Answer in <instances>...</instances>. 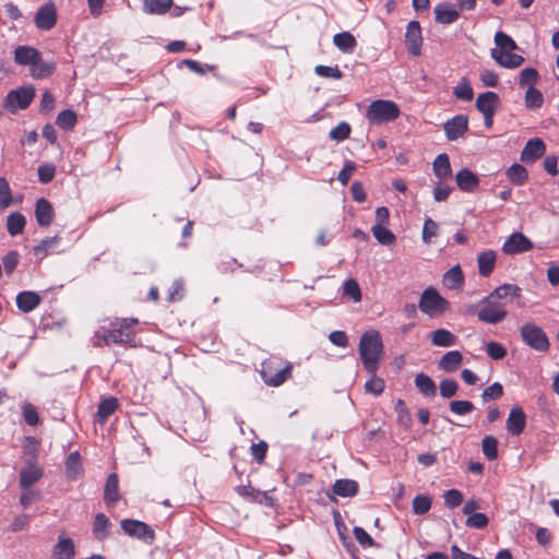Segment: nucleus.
Returning <instances> with one entry per match:
<instances>
[{
	"mask_svg": "<svg viewBox=\"0 0 559 559\" xmlns=\"http://www.w3.org/2000/svg\"><path fill=\"white\" fill-rule=\"evenodd\" d=\"M333 44L343 52H353L356 47V39L349 32L337 33L333 37Z\"/></svg>",
	"mask_w": 559,
	"mask_h": 559,
	"instance_id": "nucleus-37",
	"label": "nucleus"
},
{
	"mask_svg": "<svg viewBox=\"0 0 559 559\" xmlns=\"http://www.w3.org/2000/svg\"><path fill=\"white\" fill-rule=\"evenodd\" d=\"M438 230V224L430 217L426 218L423 226V241L425 243H430L431 238L437 236Z\"/></svg>",
	"mask_w": 559,
	"mask_h": 559,
	"instance_id": "nucleus-55",
	"label": "nucleus"
},
{
	"mask_svg": "<svg viewBox=\"0 0 559 559\" xmlns=\"http://www.w3.org/2000/svg\"><path fill=\"white\" fill-rule=\"evenodd\" d=\"M75 556L74 542L63 534L58 536V543L53 548L56 559H73Z\"/></svg>",
	"mask_w": 559,
	"mask_h": 559,
	"instance_id": "nucleus-20",
	"label": "nucleus"
},
{
	"mask_svg": "<svg viewBox=\"0 0 559 559\" xmlns=\"http://www.w3.org/2000/svg\"><path fill=\"white\" fill-rule=\"evenodd\" d=\"M40 57V52L32 46H17L14 49V62L19 66L32 67Z\"/></svg>",
	"mask_w": 559,
	"mask_h": 559,
	"instance_id": "nucleus-17",
	"label": "nucleus"
},
{
	"mask_svg": "<svg viewBox=\"0 0 559 559\" xmlns=\"http://www.w3.org/2000/svg\"><path fill=\"white\" fill-rule=\"evenodd\" d=\"M495 44L496 47L491 49L490 56L499 66L507 69H515L524 62L522 56L513 53L518 46L508 34L501 31L497 32Z\"/></svg>",
	"mask_w": 559,
	"mask_h": 559,
	"instance_id": "nucleus-3",
	"label": "nucleus"
},
{
	"mask_svg": "<svg viewBox=\"0 0 559 559\" xmlns=\"http://www.w3.org/2000/svg\"><path fill=\"white\" fill-rule=\"evenodd\" d=\"M533 247L532 241L522 233H513L507 238L502 246L504 254L513 255L523 253L531 250Z\"/></svg>",
	"mask_w": 559,
	"mask_h": 559,
	"instance_id": "nucleus-10",
	"label": "nucleus"
},
{
	"mask_svg": "<svg viewBox=\"0 0 559 559\" xmlns=\"http://www.w3.org/2000/svg\"><path fill=\"white\" fill-rule=\"evenodd\" d=\"M290 364H287L286 366L278 368L272 360L263 361L260 370L261 378L263 379L264 383L270 386H278L283 384L290 376Z\"/></svg>",
	"mask_w": 559,
	"mask_h": 559,
	"instance_id": "nucleus-7",
	"label": "nucleus"
},
{
	"mask_svg": "<svg viewBox=\"0 0 559 559\" xmlns=\"http://www.w3.org/2000/svg\"><path fill=\"white\" fill-rule=\"evenodd\" d=\"M433 174L440 180L443 181L445 179L451 178L452 169L450 164V158L447 154H439L433 163H432Z\"/></svg>",
	"mask_w": 559,
	"mask_h": 559,
	"instance_id": "nucleus-27",
	"label": "nucleus"
},
{
	"mask_svg": "<svg viewBox=\"0 0 559 559\" xmlns=\"http://www.w3.org/2000/svg\"><path fill=\"white\" fill-rule=\"evenodd\" d=\"M118 407V400L115 397H108L102 401L98 405V409L96 413L97 421L100 425H104L108 417L116 412Z\"/></svg>",
	"mask_w": 559,
	"mask_h": 559,
	"instance_id": "nucleus-35",
	"label": "nucleus"
},
{
	"mask_svg": "<svg viewBox=\"0 0 559 559\" xmlns=\"http://www.w3.org/2000/svg\"><path fill=\"white\" fill-rule=\"evenodd\" d=\"M415 385L418 391L427 397L435 396L437 393V385L435 381L426 373H418L415 377Z\"/></svg>",
	"mask_w": 559,
	"mask_h": 559,
	"instance_id": "nucleus-33",
	"label": "nucleus"
},
{
	"mask_svg": "<svg viewBox=\"0 0 559 559\" xmlns=\"http://www.w3.org/2000/svg\"><path fill=\"white\" fill-rule=\"evenodd\" d=\"M539 80V73L534 68H525L520 72L519 85L522 87L534 86Z\"/></svg>",
	"mask_w": 559,
	"mask_h": 559,
	"instance_id": "nucleus-47",
	"label": "nucleus"
},
{
	"mask_svg": "<svg viewBox=\"0 0 559 559\" xmlns=\"http://www.w3.org/2000/svg\"><path fill=\"white\" fill-rule=\"evenodd\" d=\"M59 236L43 239L40 243L34 247L33 251L36 258L43 260L48 253L58 252L57 245L59 242Z\"/></svg>",
	"mask_w": 559,
	"mask_h": 559,
	"instance_id": "nucleus-36",
	"label": "nucleus"
},
{
	"mask_svg": "<svg viewBox=\"0 0 559 559\" xmlns=\"http://www.w3.org/2000/svg\"><path fill=\"white\" fill-rule=\"evenodd\" d=\"M23 416L24 420L29 426H36L39 423V416L36 407L31 403L23 404Z\"/></svg>",
	"mask_w": 559,
	"mask_h": 559,
	"instance_id": "nucleus-60",
	"label": "nucleus"
},
{
	"mask_svg": "<svg viewBox=\"0 0 559 559\" xmlns=\"http://www.w3.org/2000/svg\"><path fill=\"white\" fill-rule=\"evenodd\" d=\"M488 522L489 520L486 514L477 512L467 516L465 525L471 528L481 530L488 525Z\"/></svg>",
	"mask_w": 559,
	"mask_h": 559,
	"instance_id": "nucleus-57",
	"label": "nucleus"
},
{
	"mask_svg": "<svg viewBox=\"0 0 559 559\" xmlns=\"http://www.w3.org/2000/svg\"><path fill=\"white\" fill-rule=\"evenodd\" d=\"M526 425V416L521 407H513L507 419V430L512 436L523 432Z\"/></svg>",
	"mask_w": 559,
	"mask_h": 559,
	"instance_id": "nucleus-18",
	"label": "nucleus"
},
{
	"mask_svg": "<svg viewBox=\"0 0 559 559\" xmlns=\"http://www.w3.org/2000/svg\"><path fill=\"white\" fill-rule=\"evenodd\" d=\"M120 499L119 493V479L116 473H111L108 475L105 490H104V500L107 504L116 503Z\"/></svg>",
	"mask_w": 559,
	"mask_h": 559,
	"instance_id": "nucleus-29",
	"label": "nucleus"
},
{
	"mask_svg": "<svg viewBox=\"0 0 559 559\" xmlns=\"http://www.w3.org/2000/svg\"><path fill=\"white\" fill-rule=\"evenodd\" d=\"M459 384L453 379H444L440 382V394L444 399L454 396L457 392Z\"/></svg>",
	"mask_w": 559,
	"mask_h": 559,
	"instance_id": "nucleus-58",
	"label": "nucleus"
},
{
	"mask_svg": "<svg viewBox=\"0 0 559 559\" xmlns=\"http://www.w3.org/2000/svg\"><path fill=\"white\" fill-rule=\"evenodd\" d=\"M314 72L321 78H332L340 80L343 76L342 71L337 67L317 66L314 68Z\"/></svg>",
	"mask_w": 559,
	"mask_h": 559,
	"instance_id": "nucleus-61",
	"label": "nucleus"
},
{
	"mask_svg": "<svg viewBox=\"0 0 559 559\" xmlns=\"http://www.w3.org/2000/svg\"><path fill=\"white\" fill-rule=\"evenodd\" d=\"M12 203V193L8 180L0 177V211L8 209Z\"/></svg>",
	"mask_w": 559,
	"mask_h": 559,
	"instance_id": "nucleus-48",
	"label": "nucleus"
},
{
	"mask_svg": "<svg viewBox=\"0 0 559 559\" xmlns=\"http://www.w3.org/2000/svg\"><path fill=\"white\" fill-rule=\"evenodd\" d=\"M120 526L126 534L146 544H152L155 539L154 530L142 521L124 519L120 522Z\"/></svg>",
	"mask_w": 559,
	"mask_h": 559,
	"instance_id": "nucleus-9",
	"label": "nucleus"
},
{
	"mask_svg": "<svg viewBox=\"0 0 559 559\" xmlns=\"http://www.w3.org/2000/svg\"><path fill=\"white\" fill-rule=\"evenodd\" d=\"M57 22V9L52 2L41 5L35 15V24L39 29L49 31Z\"/></svg>",
	"mask_w": 559,
	"mask_h": 559,
	"instance_id": "nucleus-12",
	"label": "nucleus"
},
{
	"mask_svg": "<svg viewBox=\"0 0 559 559\" xmlns=\"http://www.w3.org/2000/svg\"><path fill=\"white\" fill-rule=\"evenodd\" d=\"M418 308L430 318H437L450 309V302L436 288L428 287L420 295Z\"/></svg>",
	"mask_w": 559,
	"mask_h": 559,
	"instance_id": "nucleus-5",
	"label": "nucleus"
},
{
	"mask_svg": "<svg viewBox=\"0 0 559 559\" xmlns=\"http://www.w3.org/2000/svg\"><path fill=\"white\" fill-rule=\"evenodd\" d=\"M35 90L32 86L12 90L4 98V107L12 114L19 109H26L33 102Z\"/></svg>",
	"mask_w": 559,
	"mask_h": 559,
	"instance_id": "nucleus-8",
	"label": "nucleus"
},
{
	"mask_svg": "<svg viewBox=\"0 0 559 559\" xmlns=\"http://www.w3.org/2000/svg\"><path fill=\"white\" fill-rule=\"evenodd\" d=\"M453 95L461 100L469 102L474 97V92L469 81L466 78H462L457 85L453 88Z\"/></svg>",
	"mask_w": 559,
	"mask_h": 559,
	"instance_id": "nucleus-43",
	"label": "nucleus"
},
{
	"mask_svg": "<svg viewBox=\"0 0 559 559\" xmlns=\"http://www.w3.org/2000/svg\"><path fill=\"white\" fill-rule=\"evenodd\" d=\"M400 116L399 106L386 99L373 100L367 108L366 117L371 124H381L395 120Z\"/></svg>",
	"mask_w": 559,
	"mask_h": 559,
	"instance_id": "nucleus-4",
	"label": "nucleus"
},
{
	"mask_svg": "<svg viewBox=\"0 0 559 559\" xmlns=\"http://www.w3.org/2000/svg\"><path fill=\"white\" fill-rule=\"evenodd\" d=\"M522 341L531 348L537 352H547L549 349V340L542 328L534 323H525L520 329Z\"/></svg>",
	"mask_w": 559,
	"mask_h": 559,
	"instance_id": "nucleus-6",
	"label": "nucleus"
},
{
	"mask_svg": "<svg viewBox=\"0 0 559 559\" xmlns=\"http://www.w3.org/2000/svg\"><path fill=\"white\" fill-rule=\"evenodd\" d=\"M421 28L417 21H411L405 33V46L413 56H419L421 52Z\"/></svg>",
	"mask_w": 559,
	"mask_h": 559,
	"instance_id": "nucleus-11",
	"label": "nucleus"
},
{
	"mask_svg": "<svg viewBox=\"0 0 559 559\" xmlns=\"http://www.w3.org/2000/svg\"><path fill=\"white\" fill-rule=\"evenodd\" d=\"M26 225L24 215L19 212L11 213L7 219V229L11 236H17L23 233Z\"/></svg>",
	"mask_w": 559,
	"mask_h": 559,
	"instance_id": "nucleus-40",
	"label": "nucleus"
},
{
	"mask_svg": "<svg viewBox=\"0 0 559 559\" xmlns=\"http://www.w3.org/2000/svg\"><path fill=\"white\" fill-rule=\"evenodd\" d=\"M78 121L76 114L73 110H62L56 119V124L64 130H71Z\"/></svg>",
	"mask_w": 559,
	"mask_h": 559,
	"instance_id": "nucleus-46",
	"label": "nucleus"
},
{
	"mask_svg": "<svg viewBox=\"0 0 559 559\" xmlns=\"http://www.w3.org/2000/svg\"><path fill=\"white\" fill-rule=\"evenodd\" d=\"M43 476V469L35 464H28L20 472V486L23 489H28L36 484Z\"/></svg>",
	"mask_w": 559,
	"mask_h": 559,
	"instance_id": "nucleus-25",
	"label": "nucleus"
},
{
	"mask_svg": "<svg viewBox=\"0 0 559 559\" xmlns=\"http://www.w3.org/2000/svg\"><path fill=\"white\" fill-rule=\"evenodd\" d=\"M457 187L464 192H473L479 185L478 177L467 168H463L455 175Z\"/></svg>",
	"mask_w": 559,
	"mask_h": 559,
	"instance_id": "nucleus-22",
	"label": "nucleus"
},
{
	"mask_svg": "<svg viewBox=\"0 0 559 559\" xmlns=\"http://www.w3.org/2000/svg\"><path fill=\"white\" fill-rule=\"evenodd\" d=\"M40 300V296L37 293L25 290L17 294L16 306L21 311L28 313L38 307Z\"/></svg>",
	"mask_w": 559,
	"mask_h": 559,
	"instance_id": "nucleus-24",
	"label": "nucleus"
},
{
	"mask_svg": "<svg viewBox=\"0 0 559 559\" xmlns=\"http://www.w3.org/2000/svg\"><path fill=\"white\" fill-rule=\"evenodd\" d=\"M449 407L452 413L463 416L474 409V404L469 401H452Z\"/></svg>",
	"mask_w": 559,
	"mask_h": 559,
	"instance_id": "nucleus-59",
	"label": "nucleus"
},
{
	"mask_svg": "<svg viewBox=\"0 0 559 559\" xmlns=\"http://www.w3.org/2000/svg\"><path fill=\"white\" fill-rule=\"evenodd\" d=\"M66 469L68 477L75 479L82 474L83 467L81 456L78 451L71 452L66 460Z\"/></svg>",
	"mask_w": 559,
	"mask_h": 559,
	"instance_id": "nucleus-41",
	"label": "nucleus"
},
{
	"mask_svg": "<svg viewBox=\"0 0 559 559\" xmlns=\"http://www.w3.org/2000/svg\"><path fill=\"white\" fill-rule=\"evenodd\" d=\"M499 103L498 94L495 92H485L477 96L475 105L481 114H495Z\"/></svg>",
	"mask_w": 559,
	"mask_h": 559,
	"instance_id": "nucleus-21",
	"label": "nucleus"
},
{
	"mask_svg": "<svg viewBox=\"0 0 559 559\" xmlns=\"http://www.w3.org/2000/svg\"><path fill=\"white\" fill-rule=\"evenodd\" d=\"M55 70L56 63L44 61L40 56L39 60L31 67L29 73L34 79H44L51 75Z\"/></svg>",
	"mask_w": 559,
	"mask_h": 559,
	"instance_id": "nucleus-38",
	"label": "nucleus"
},
{
	"mask_svg": "<svg viewBox=\"0 0 559 559\" xmlns=\"http://www.w3.org/2000/svg\"><path fill=\"white\" fill-rule=\"evenodd\" d=\"M358 491V483L353 479H337L333 485V492L340 497H353Z\"/></svg>",
	"mask_w": 559,
	"mask_h": 559,
	"instance_id": "nucleus-34",
	"label": "nucleus"
},
{
	"mask_svg": "<svg viewBox=\"0 0 559 559\" xmlns=\"http://www.w3.org/2000/svg\"><path fill=\"white\" fill-rule=\"evenodd\" d=\"M371 231L376 240L383 246H391L395 242V235L385 225H373Z\"/></svg>",
	"mask_w": 559,
	"mask_h": 559,
	"instance_id": "nucleus-42",
	"label": "nucleus"
},
{
	"mask_svg": "<svg viewBox=\"0 0 559 559\" xmlns=\"http://www.w3.org/2000/svg\"><path fill=\"white\" fill-rule=\"evenodd\" d=\"M443 499L448 508L454 509L463 502V495L457 489H449L443 493Z\"/></svg>",
	"mask_w": 559,
	"mask_h": 559,
	"instance_id": "nucleus-56",
	"label": "nucleus"
},
{
	"mask_svg": "<svg viewBox=\"0 0 559 559\" xmlns=\"http://www.w3.org/2000/svg\"><path fill=\"white\" fill-rule=\"evenodd\" d=\"M354 536L357 539V542L360 544L361 547H374L377 546L373 538L362 528L359 526L354 527Z\"/></svg>",
	"mask_w": 559,
	"mask_h": 559,
	"instance_id": "nucleus-62",
	"label": "nucleus"
},
{
	"mask_svg": "<svg viewBox=\"0 0 559 559\" xmlns=\"http://www.w3.org/2000/svg\"><path fill=\"white\" fill-rule=\"evenodd\" d=\"M188 7L174 5V2H143L142 11L145 14L164 15L170 13L173 16H180Z\"/></svg>",
	"mask_w": 559,
	"mask_h": 559,
	"instance_id": "nucleus-13",
	"label": "nucleus"
},
{
	"mask_svg": "<svg viewBox=\"0 0 559 559\" xmlns=\"http://www.w3.org/2000/svg\"><path fill=\"white\" fill-rule=\"evenodd\" d=\"M343 295L348 296L355 302L361 300V290L356 280L349 278L345 281L343 285Z\"/></svg>",
	"mask_w": 559,
	"mask_h": 559,
	"instance_id": "nucleus-50",
	"label": "nucleus"
},
{
	"mask_svg": "<svg viewBox=\"0 0 559 559\" xmlns=\"http://www.w3.org/2000/svg\"><path fill=\"white\" fill-rule=\"evenodd\" d=\"M527 170L520 164H513L507 170L508 179L514 185H523L527 180Z\"/></svg>",
	"mask_w": 559,
	"mask_h": 559,
	"instance_id": "nucleus-44",
	"label": "nucleus"
},
{
	"mask_svg": "<svg viewBox=\"0 0 559 559\" xmlns=\"http://www.w3.org/2000/svg\"><path fill=\"white\" fill-rule=\"evenodd\" d=\"M385 383L381 378L373 377L365 383V390L373 395H380L383 393Z\"/></svg>",
	"mask_w": 559,
	"mask_h": 559,
	"instance_id": "nucleus-63",
	"label": "nucleus"
},
{
	"mask_svg": "<svg viewBox=\"0 0 559 559\" xmlns=\"http://www.w3.org/2000/svg\"><path fill=\"white\" fill-rule=\"evenodd\" d=\"M443 285L449 289H462L464 275L459 264L447 271L442 278Z\"/></svg>",
	"mask_w": 559,
	"mask_h": 559,
	"instance_id": "nucleus-28",
	"label": "nucleus"
},
{
	"mask_svg": "<svg viewBox=\"0 0 559 559\" xmlns=\"http://www.w3.org/2000/svg\"><path fill=\"white\" fill-rule=\"evenodd\" d=\"M431 344L439 347H450L456 344L457 337L445 329H437L430 335Z\"/></svg>",
	"mask_w": 559,
	"mask_h": 559,
	"instance_id": "nucleus-32",
	"label": "nucleus"
},
{
	"mask_svg": "<svg viewBox=\"0 0 559 559\" xmlns=\"http://www.w3.org/2000/svg\"><path fill=\"white\" fill-rule=\"evenodd\" d=\"M97 337H102L105 344H128L130 346H134V333L132 331H126L120 325L118 328H114L109 331H104L102 336H99V332L96 333Z\"/></svg>",
	"mask_w": 559,
	"mask_h": 559,
	"instance_id": "nucleus-14",
	"label": "nucleus"
},
{
	"mask_svg": "<svg viewBox=\"0 0 559 559\" xmlns=\"http://www.w3.org/2000/svg\"><path fill=\"white\" fill-rule=\"evenodd\" d=\"M19 253L17 251H10L8 252L3 259H2V264H3V267H4V271L7 274H11L15 267L17 266L19 264Z\"/></svg>",
	"mask_w": 559,
	"mask_h": 559,
	"instance_id": "nucleus-64",
	"label": "nucleus"
},
{
	"mask_svg": "<svg viewBox=\"0 0 559 559\" xmlns=\"http://www.w3.org/2000/svg\"><path fill=\"white\" fill-rule=\"evenodd\" d=\"M110 522L104 513H97L94 518L92 533L94 537L102 542L109 536Z\"/></svg>",
	"mask_w": 559,
	"mask_h": 559,
	"instance_id": "nucleus-31",
	"label": "nucleus"
},
{
	"mask_svg": "<svg viewBox=\"0 0 559 559\" xmlns=\"http://www.w3.org/2000/svg\"><path fill=\"white\" fill-rule=\"evenodd\" d=\"M382 354L383 343L380 333L376 330L365 332L359 341V355L368 372L376 373Z\"/></svg>",
	"mask_w": 559,
	"mask_h": 559,
	"instance_id": "nucleus-2",
	"label": "nucleus"
},
{
	"mask_svg": "<svg viewBox=\"0 0 559 559\" xmlns=\"http://www.w3.org/2000/svg\"><path fill=\"white\" fill-rule=\"evenodd\" d=\"M503 394V386L499 382H495L488 388H486L481 393V399L484 403L488 401H495L502 396Z\"/></svg>",
	"mask_w": 559,
	"mask_h": 559,
	"instance_id": "nucleus-53",
	"label": "nucleus"
},
{
	"mask_svg": "<svg viewBox=\"0 0 559 559\" xmlns=\"http://www.w3.org/2000/svg\"><path fill=\"white\" fill-rule=\"evenodd\" d=\"M546 152L545 144L539 138L530 139L521 152V160L524 163H534Z\"/></svg>",
	"mask_w": 559,
	"mask_h": 559,
	"instance_id": "nucleus-16",
	"label": "nucleus"
},
{
	"mask_svg": "<svg viewBox=\"0 0 559 559\" xmlns=\"http://www.w3.org/2000/svg\"><path fill=\"white\" fill-rule=\"evenodd\" d=\"M444 131L447 138L450 141L457 140L461 138L468 129V119L466 116L457 115L452 119L448 120L444 126Z\"/></svg>",
	"mask_w": 559,
	"mask_h": 559,
	"instance_id": "nucleus-15",
	"label": "nucleus"
},
{
	"mask_svg": "<svg viewBox=\"0 0 559 559\" xmlns=\"http://www.w3.org/2000/svg\"><path fill=\"white\" fill-rule=\"evenodd\" d=\"M35 216L40 226H48L51 224L53 218V209L45 198H40L36 201Z\"/></svg>",
	"mask_w": 559,
	"mask_h": 559,
	"instance_id": "nucleus-23",
	"label": "nucleus"
},
{
	"mask_svg": "<svg viewBox=\"0 0 559 559\" xmlns=\"http://www.w3.org/2000/svg\"><path fill=\"white\" fill-rule=\"evenodd\" d=\"M524 104L528 110H537L544 104L543 93L535 86H530L524 96Z\"/></svg>",
	"mask_w": 559,
	"mask_h": 559,
	"instance_id": "nucleus-39",
	"label": "nucleus"
},
{
	"mask_svg": "<svg viewBox=\"0 0 559 559\" xmlns=\"http://www.w3.org/2000/svg\"><path fill=\"white\" fill-rule=\"evenodd\" d=\"M432 500L428 495H417L412 501L413 512L417 515L426 514L431 509Z\"/></svg>",
	"mask_w": 559,
	"mask_h": 559,
	"instance_id": "nucleus-45",
	"label": "nucleus"
},
{
	"mask_svg": "<svg viewBox=\"0 0 559 559\" xmlns=\"http://www.w3.org/2000/svg\"><path fill=\"white\" fill-rule=\"evenodd\" d=\"M395 411L397 413V420L400 425L404 428L408 429L412 426V416L409 411L407 409L404 401L399 400L395 404Z\"/></svg>",
	"mask_w": 559,
	"mask_h": 559,
	"instance_id": "nucleus-51",
	"label": "nucleus"
},
{
	"mask_svg": "<svg viewBox=\"0 0 559 559\" xmlns=\"http://www.w3.org/2000/svg\"><path fill=\"white\" fill-rule=\"evenodd\" d=\"M520 295L521 288L518 285L503 284L497 287L479 301L478 320L488 324L500 323L508 316L506 304L502 300L516 299Z\"/></svg>",
	"mask_w": 559,
	"mask_h": 559,
	"instance_id": "nucleus-1",
	"label": "nucleus"
},
{
	"mask_svg": "<svg viewBox=\"0 0 559 559\" xmlns=\"http://www.w3.org/2000/svg\"><path fill=\"white\" fill-rule=\"evenodd\" d=\"M498 441L492 436H486L481 441V449L484 452V455L488 460H495L498 456Z\"/></svg>",
	"mask_w": 559,
	"mask_h": 559,
	"instance_id": "nucleus-49",
	"label": "nucleus"
},
{
	"mask_svg": "<svg viewBox=\"0 0 559 559\" xmlns=\"http://www.w3.org/2000/svg\"><path fill=\"white\" fill-rule=\"evenodd\" d=\"M350 131V126L347 122L342 121L336 127L331 129L329 136L333 141L341 142L349 136Z\"/></svg>",
	"mask_w": 559,
	"mask_h": 559,
	"instance_id": "nucleus-52",
	"label": "nucleus"
},
{
	"mask_svg": "<svg viewBox=\"0 0 559 559\" xmlns=\"http://www.w3.org/2000/svg\"><path fill=\"white\" fill-rule=\"evenodd\" d=\"M436 20L441 24H451L460 15V10L448 2H439L435 8Z\"/></svg>",
	"mask_w": 559,
	"mask_h": 559,
	"instance_id": "nucleus-19",
	"label": "nucleus"
},
{
	"mask_svg": "<svg viewBox=\"0 0 559 559\" xmlns=\"http://www.w3.org/2000/svg\"><path fill=\"white\" fill-rule=\"evenodd\" d=\"M497 253L493 250L483 251L477 257V265L479 274L484 277L489 276L496 264Z\"/></svg>",
	"mask_w": 559,
	"mask_h": 559,
	"instance_id": "nucleus-26",
	"label": "nucleus"
},
{
	"mask_svg": "<svg viewBox=\"0 0 559 559\" xmlns=\"http://www.w3.org/2000/svg\"><path fill=\"white\" fill-rule=\"evenodd\" d=\"M486 352L487 355L495 360L503 359L507 355L506 347L502 344L495 341H490L487 343Z\"/></svg>",
	"mask_w": 559,
	"mask_h": 559,
	"instance_id": "nucleus-54",
	"label": "nucleus"
},
{
	"mask_svg": "<svg viewBox=\"0 0 559 559\" xmlns=\"http://www.w3.org/2000/svg\"><path fill=\"white\" fill-rule=\"evenodd\" d=\"M463 356L459 350H451L445 353L438 362L441 370L445 372H453L461 366Z\"/></svg>",
	"mask_w": 559,
	"mask_h": 559,
	"instance_id": "nucleus-30",
	"label": "nucleus"
}]
</instances>
